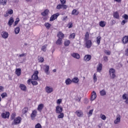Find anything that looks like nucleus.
<instances>
[{"instance_id": "obj_1", "label": "nucleus", "mask_w": 128, "mask_h": 128, "mask_svg": "<svg viewBox=\"0 0 128 128\" xmlns=\"http://www.w3.org/2000/svg\"><path fill=\"white\" fill-rule=\"evenodd\" d=\"M61 4H59L56 6V8L57 10H66L68 6L66 5V0H60Z\"/></svg>"}, {"instance_id": "obj_2", "label": "nucleus", "mask_w": 128, "mask_h": 128, "mask_svg": "<svg viewBox=\"0 0 128 128\" xmlns=\"http://www.w3.org/2000/svg\"><path fill=\"white\" fill-rule=\"evenodd\" d=\"M109 73L111 78H116V70L112 68L109 70Z\"/></svg>"}, {"instance_id": "obj_3", "label": "nucleus", "mask_w": 128, "mask_h": 128, "mask_svg": "<svg viewBox=\"0 0 128 128\" xmlns=\"http://www.w3.org/2000/svg\"><path fill=\"white\" fill-rule=\"evenodd\" d=\"M38 71L36 70L34 72V74L32 76V79L33 80H37L38 79Z\"/></svg>"}, {"instance_id": "obj_4", "label": "nucleus", "mask_w": 128, "mask_h": 128, "mask_svg": "<svg viewBox=\"0 0 128 128\" xmlns=\"http://www.w3.org/2000/svg\"><path fill=\"white\" fill-rule=\"evenodd\" d=\"M2 118H10V112H6L1 114Z\"/></svg>"}, {"instance_id": "obj_5", "label": "nucleus", "mask_w": 128, "mask_h": 128, "mask_svg": "<svg viewBox=\"0 0 128 128\" xmlns=\"http://www.w3.org/2000/svg\"><path fill=\"white\" fill-rule=\"evenodd\" d=\"M60 16V13H56V14H54L50 18V22H53L55 20L58 18V16Z\"/></svg>"}, {"instance_id": "obj_6", "label": "nucleus", "mask_w": 128, "mask_h": 128, "mask_svg": "<svg viewBox=\"0 0 128 128\" xmlns=\"http://www.w3.org/2000/svg\"><path fill=\"white\" fill-rule=\"evenodd\" d=\"M120 118H122V116L120 114L117 115L116 120H114V124H120Z\"/></svg>"}, {"instance_id": "obj_7", "label": "nucleus", "mask_w": 128, "mask_h": 128, "mask_svg": "<svg viewBox=\"0 0 128 128\" xmlns=\"http://www.w3.org/2000/svg\"><path fill=\"white\" fill-rule=\"evenodd\" d=\"M45 90L47 94H50L54 92V88L52 87L46 86L45 88Z\"/></svg>"}, {"instance_id": "obj_8", "label": "nucleus", "mask_w": 128, "mask_h": 128, "mask_svg": "<svg viewBox=\"0 0 128 128\" xmlns=\"http://www.w3.org/2000/svg\"><path fill=\"white\" fill-rule=\"evenodd\" d=\"M62 107L60 106H58L56 107V114H60V112H62Z\"/></svg>"}, {"instance_id": "obj_9", "label": "nucleus", "mask_w": 128, "mask_h": 128, "mask_svg": "<svg viewBox=\"0 0 128 128\" xmlns=\"http://www.w3.org/2000/svg\"><path fill=\"white\" fill-rule=\"evenodd\" d=\"M44 66V72L46 73V74H50V66L46 64Z\"/></svg>"}, {"instance_id": "obj_10", "label": "nucleus", "mask_w": 128, "mask_h": 128, "mask_svg": "<svg viewBox=\"0 0 128 128\" xmlns=\"http://www.w3.org/2000/svg\"><path fill=\"white\" fill-rule=\"evenodd\" d=\"M96 98V92L93 91L92 94V96L90 97L91 102L94 100Z\"/></svg>"}, {"instance_id": "obj_11", "label": "nucleus", "mask_w": 128, "mask_h": 128, "mask_svg": "<svg viewBox=\"0 0 128 128\" xmlns=\"http://www.w3.org/2000/svg\"><path fill=\"white\" fill-rule=\"evenodd\" d=\"M20 122H22V118L20 117H18L14 120V124H20Z\"/></svg>"}, {"instance_id": "obj_12", "label": "nucleus", "mask_w": 128, "mask_h": 128, "mask_svg": "<svg viewBox=\"0 0 128 128\" xmlns=\"http://www.w3.org/2000/svg\"><path fill=\"white\" fill-rule=\"evenodd\" d=\"M90 60H92V56L90 55L87 54L84 57V60H85V62H90Z\"/></svg>"}, {"instance_id": "obj_13", "label": "nucleus", "mask_w": 128, "mask_h": 128, "mask_svg": "<svg viewBox=\"0 0 128 128\" xmlns=\"http://www.w3.org/2000/svg\"><path fill=\"white\" fill-rule=\"evenodd\" d=\"M85 42H86V48H90V47L92 46V40H88Z\"/></svg>"}, {"instance_id": "obj_14", "label": "nucleus", "mask_w": 128, "mask_h": 128, "mask_svg": "<svg viewBox=\"0 0 128 128\" xmlns=\"http://www.w3.org/2000/svg\"><path fill=\"white\" fill-rule=\"evenodd\" d=\"M76 116H78V118H80L82 116H84V113H82V112L81 110H76Z\"/></svg>"}, {"instance_id": "obj_15", "label": "nucleus", "mask_w": 128, "mask_h": 128, "mask_svg": "<svg viewBox=\"0 0 128 128\" xmlns=\"http://www.w3.org/2000/svg\"><path fill=\"white\" fill-rule=\"evenodd\" d=\"M102 70V64L99 63L97 66V72H100Z\"/></svg>"}, {"instance_id": "obj_16", "label": "nucleus", "mask_w": 128, "mask_h": 128, "mask_svg": "<svg viewBox=\"0 0 128 128\" xmlns=\"http://www.w3.org/2000/svg\"><path fill=\"white\" fill-rule=\"evenodd\" d=\"M14 18H12V17H10L8 24V26H12V24H14Z\"/></svg>"}, {"instance_id": "obj_17", "label": "nucleus", "mask_w": 128, "mask_h": 128, "mask_svg": "<svg viewBox=\"0 0 128 128\" xmlns=\"http://www.w3.org/2000/svg\"><path fill=\"white\" fill-rule=\"evenodd\" d=\"M58 38H62H62H64V34H62V32H60L58 35H57Z\"/></svg>"}, {"instance_id": "obj_18", "label": "nucleus", "mask_w": 128, "mask_h": 128, "mask_svg": "<svg viewBox=\"0 0 128 128\" xmlns=\"http://www.w3.org/2000/svg\"><path fill=\"white\" fill-rule=\"evenodd\" d=\"M2 36L3 38H8V32H2Z\"/></svg>"}, {"instance_id": "obj_19", "label": "nucleus", "mask_w": 128, "mask_h": 128, "mask_svg": "<svg viewBox=\"0 0 128 128\" xmlns=\"http://www.w3.org/2000/svg\"><path fill=\"white\" fill-rule=\"evenodd\" d=\"M16 74L18 76H20L22 74V70H20V68H16Z\"/></svg>"}, {"instance_id": "obj_20", "label": "nucleus", "mask_w": 128, "mask_h": 128, "mask_svg": "<svg viewBox=\"0 0 128 128\" xmlns=\"http://www.w3.org/2000/svg\"><path fill=\"white\" fill-rule=\"evenodd\" d=\"M122 42L124 44L128 43V36H125L123 38Z\"/></svg>"}, {"instance_id": "obj_21", "label": "nucleus", "mask_w": 128, "mask_h": 128, "mask_svg": "<svg viewBox=\"0 0 128 128\" xmlns=\"http://www.w3.org/2000/svg\"><path fill=\"white\" fill-rule=\"evenodd\" d=\"M62 44V38H58L56 41V44L60 46Z\"/></svg>"}, {"instance_id": "obj_22", "label": "nucleus", "mask_w": 128, "mask_h": 128, "mask_svg": "<svg viewBox=\"0 0 128 128\" xmlns=\"http://www.w3.org/2000/svg\"><path fill=\"white\" fill-rule=\"evenodd\" d=\"M36 112H37L35 110L32 111V112L30 115V116L32 120H34V118H36Z\"/></svg>"}, {"instance_id": "obj_23", "label": "nucleus", "mask_w": 128, "mask_h": 128, "mask_svg": "<svg viewBox=\"0 0 128 128\" xmlns=\"http://www.w3.org/2000/svg\"><path fill=\"white\" fill-rule=\"evenodd\" d=\"M20 88L22 90H24V92H26V86H24V84H20Z\"/></svg>"}, {"instance_id": "obj_24", "label": "nucleus", "mask_w": 128, "mask_h": 128, "mask_svg": "<svg viewBox=\"0 0 128 128\" xmlns=\"http://www.w3.org/2000/svg\"><path fill=\"white\" fill-rule=\"evenodd\" d=\"M72 56H73V58H77V60H78V58H80V54L77 53H74L72 54Z\"/></svg>"}, {"instance_id": "obj_25", "label": "nucleus", "mask_w": 128, "mask_h": 128, "mask_svg": "<svg viewBox=\"0 0 128 128\" xmlns=\"http://www.w3.org/2000/svg\"><path fill=\"white\" fill-rule=\"evenodd\" d=\"M42 108H44V104H41L38 106V110L39 112H42Z\"/></svg>"}, {"instance_id": "obj_26", "label": "nucleus", "mask_w": 128, "mask_h": 128, "mask_svg": "<svg viewBox=\"0 0 128 128\" xmlns=\"http://www.w3.org/2000/svg\"><path fill=\"white\" fill-rule=\"evenodd\" d=\"M114 17L115 18H117V20H118V18H120V15L118 14V12H114Z\"/></svg>"}, {"instance_id": "obj_27", "label": "nucleus", "mask_w": 128, "mask_h": 128, "mask_svg": "<svg viewBox=\"0 0 128 128\" xmlns=\"http://www.w3.org/2000/svg\"><path fill=\"white\" fill-rule=\"evenodd\" d=\"M72 82H74L75 84H78V82H80V80H78V77H75L72 80Z\"/></svg>"}, {"instance_id": "obj_28", "label": "nucleus", "mask_w": 128, "mask_h": 128, "mask_svg": "<svg viewBox=\"0 0 128 128\" xmlns=\"http://www.w3.org/2000/svg\"><path fill=\"white\" fill-rule=\"evenodd\" d=\"M78 14H79L78 12V10H76L74 9L72 11V14L74 16H78Z\"/></svg>"}, {"instance_id": "obj_29", "label": "nucleus", "mask_w": 128, "mask_h": 128, "mask_svg": "<svg viewBox=\"0 0 128 128\" xmlns=\"http://www.w3.org/2000/svg\"><path fill=\"white\" fill-rule=\"evenodd\" d=\"M90 38V34H88V32H86L85 34V38H84L85 41L88 40V38Z\"/></svg>"}, {"instance_id": "obj_30", "label": "nucleus", "mask_w": 128, "mask_h": 128, "mask_svg": "<svg viewBox=\"0 0 128 128\" xmlns=\"http://www.w3.org/2000/svg\"><path fill=\"white\" fill-rule=\"evenodd\" d=\"M44 26L46 28H47V30H50V27L52 26V24L48 22H46V23H45Z\"/></svg>"}, {"instance_id": "obj_31", "label": "nucleus", "mask_w": 128, "mask_h": 128, "mask_svg": "<svg viewBox=\"0 0 128 128\" xmlns=\"http://www.w3.org/2000/svg\"><path fill=\"white\" fill-rule=\"evenodd\" d=\"M70 44V40H66L64 42V44L65 46H68Z\"/></svg>"}, {"instance_id": "obj_32", "label": "nucleus", "mask_w": 128, "mask_h": 128, "mask_svg": "<svg viewBox=\"0 0 128 128\" xmlns=\"http://www.w3.org/2000/svg\"><path fill=\"white\" fill-rule=\"evenodd\" d=\"M42 16H48V10H46L44 12L42 13Z\"/></svg>"}, {"instance_id": "obj_33", "label": "nucleus", "mask_w": 128, "mask_h": 128, "mask_svg": "<svg viewBox=\"0 0 128 128\" xmlns=\"http://www.w3.org/2000/svg\"><path fill=\"white\" fill-rule=\"evenodd\" d=\"M100 94L102 96H106V90H102L100 91Z\"/></svg>"}, {"instance_id": "obj_34", "label": "nucleus", "mask_w": 128, "mask_h": 128, "mask_svg": "<svg viewBox=\"0 0 128 128\" xmlns=\"http://www.w3.org/2000/svg\"><path fill=\"white\" fill-rule=\"evenodd\" d=\"M100 26L102 28H104L106 26V22L101 21L100 22Z\"/></svg>"}, {"instance_id": "obj_35", "label": "nucleus", "mask_w": 128, "mask_h": 128, "mask_svg": "<svg viewBox=\"0 0 128 128\" xmlns=\"http://www.w3.org/2000/svg\"><path fill=\"white\" fill-rule=\"evenodd\" d=\"M72 81L70 80V78H68L66 80V84H67L68 86V84H72Z\"/></svg>"}, {"instance_id": "obj_36", "label": "nucleus", "mask_w": 128, "mask_h": 128, "mask_svg": "<svg viewBox=\"0 0 128 128\" xmlns=\"http://www.w3.org/2000/svg\"><path fill=\"white\" fill-rule=\"evenodd\" d=\"M20 28L19 27L16 28L14 29L15 34H18L20 33Z\"/></svg>"}, {"instance_id": "obj_37", "label": "nucleus", "mask_w": 128, "mask_h": 128, "mask_svg": "<svg viewBox=\"0 0 128 128\" xmlns=\"http://www.w3.org/2000/svg\"><path fill=\"white\" fill-rule=\"evenodd\" d=\"M100 40H102V37H100V36L96 38V42L98 44H100Z\"/></svg>"}, {"instance_id": "obj_38", "label": "nucleus", "mask_w": 128, "mask_h": 128, "mask_svg": "<svg viewBox=\"0 0 128 128\" xmlns=\"http://www.w3.org/2000/svg\"><path fill=\"white\" fill-rule=\"evenodd\" d=\"M28 108H24L22 110V112L23 114H26V112H28Z\"/></svg>"}, {"instance_id": "obj_39", "label": "nucleus", "mask_w": 128, "mask_h": 128, "mask_svg": "<svg viewBox=\"0 0 128 128\" xmlns=\"http://www.w3.org/2000/svg\"><path fill=\"white\" fill-rule=\"evenodd\" d=\"M76 38V33H72L70 34L69 38Z\"/></svg>"}, {"instance_id": "obj_40", "label": "nucleus", "mask_w": 128, "mask_h": 128, "mask_svg": "<svg viewBox=\"0 0 128 128\" xmlns=\"http://www.w3.org/2000/svg\"><path fill=\"white\" fill-rule=\"evenodd\" d=\"M89 102L90 101L88 100V98H85L84 100V104H88Z\"/></svg>"}, {"instance_id": "obj_41", "label": "nucleus", "mask_w": 128, "mask_h": 128, "mask_svg": "<svg viewBox=\"0 0 128 128\" xmlns=\"http://www.w3.org/2000/svg\"><path fill=\"white\" fill-rule=\"evenodd\" d=\"M60 114H59L58 116V118H62L64 116V113H62V112L60 113Z\"/></svg>"}, {"instance_id": "obj_42", "label": "nucleus", "mask_w": 128, "mask_h": 128, "mask_svg": "<svg viewBox=\"0 0 128 128\" xmlns=\"http://www.w3.org/2000/svg\"><path fill=\"white\" fill-rule=\"evenodd\" d=\"M8 12L9 14H14V10L12 9H10L8 10Z\"/></svg>"}, {"instance_id": "obj_43", "label": "nucleus", "mask_w": 128, "mask_h": 128, "mask_svg": "<svg viewBox=\"0 0 128 128\" xmlns=\"http://www.w3.org/2000/svg\"><path fill=\"white\" fill-rule=\"evenodd\" d=\"M92 112H94V110L92 109L89 111V112L88 113V116H90L92 114Z\"/></svg>"}, {"instance_id": "obj_44", "label": "nucleus", "mask_w": 128, "mask_h": 128, "mask_svg": "<svg viewBox=\"0 0 128 128\" xmlns=\"http://www.w3.org/2000/svg\"><path fill=\"white\" fill-rule=\"evenodd\" d=\"M42 50L43 52H46V46L44 45V46H42Z\"/></svg>"}, {"instance_id": "obj_45", "label": "nucleus", "mask_w": 128, "mask_h": 128, "mask_svg": "<svg viewBox=\"0 0 128 128\" xmlns=\"http://www.w3.org/2000/svg\"><path fill=\"white\" fill-rule=\"evenodd\" d=\"M126 96H128V94H124L122 95V98L123 100H126L128 98H127Z\"/></svg>"}, {"instance_id": "obj_46", "label": "nucleus", "mask_w": 128, "mask_h": 128, "mask_svg": "<svg viewBox=\"0 0 128 128\" xmlns=\"http://www.w3.org/2000/svg\"><path fill=\"white\" fill-rule=\"evenodd\" d=\"M1 4L3 6H6V0H2L1 2Z\"/></svg>"}, {"instance_id": "obj_47", "label": "nucleus", "mask_w": 128, "mask_h": 128, "mask_svg": "<svg viewBox=\"0 0 128 128\" xmlns=\"http://www.w3.org/2000/svg\"><path fill=\"white\" fill-rule=\"evenodd\" d=\"M122 18H124L126 20H128V16L126 14H124V15H123Z\"/></svg>"}, {"instance_id": "obj_48", "label": "nucleus", "mask_w": 128, "mask_h": 128, "mask_svg": "<svg viewBox=\"0 0 128 128\" xmlns=\"http://www.w3.org/2000/svg\"><path fill=\"white\" fill-rule=\"evenodd\" d=\"M44 57H40L39 58V62H44Z\"/></svg>"}, {"instance_id": "obj_49", "label": "nucleus", "mask_w": 128, "mask_h": 128, "mask_svg": "<svg viewBox=\"0 0 128 128\" xmlns=\"http://www.w3.org/2000/svg\"><path fill=\"white\" fill-rule=\"evenodd\" d=\"M94 82H96L98 80V78H96V74H94Z\"/></svg>"}, {"instance_id": "obj_50", "label": "nucleus", "mask_w": 128, "mask_h": 128, "mask_svg": "<svg viewBox=\"0 0 128 128\" xmlns=\"http://www.w3.org/2000/svg\"><path fill=\"white\" fill-rule=\"evenodd\" d=\"M31 83L33 86H37L38 82L36 81H31Z\"/></svg>"}, {"instance_id": "obj_51", "label": "nucleus", "mask_w": 128, "mask_h": 128, "mask_svg": "<svg viewBox=\"0 0 128 128\" xmlns=\"http://www.w3.org/2000/svg\"><path fill=\"white\" fill-rule=\"evenodd\" d=\"M18 22H20V18H17L14 22V26H16V24H18Z\"/></svg>"}, {"instance_id": "obj_52", "label": "nucleus", "mask_w": 128, "mask_h": 128, "mask_svg": "<svg viewBox=\"0 0 128 128\" xmlns=\"http://www.w3.org/2000/svg\"><path fill=\"white\" fill-rule=\"evenodd\" d=\"M80 100H82V97H79L78 96H76V100L79 102H80Z\"/></svg>"}, {"instance_id": "obj_53", "label": "nucleus", "mask_w": 128, "mask_h": 128, "mask_svg": "<svg viewBox=\"0 0 128 128\" xmlns=\"http://www.w3.org/2000/svg\"><path fill=\"white\" fill-rule=\"evenodd\" d=\"M35 128H42V125H40V124L38 123L36 125Z\"/></svg>"}, {"instance_id": "obj_54", "label": "nucleus", "mask_w": 128, "mask_h": 128, "mask_svg": "<svg viewBox=\"0 0 128 128\" xmlns=\"http://www.w3.org/2000/svg\"><path fill=\"white\" fill-rule=\"evenodd\" d=\"M104 52H105V54H106L108 56H110V52L108 50H104Z\"/></svg>"}, {"instance_id": "obj_55", "label": "nucleus", "mask_w": 128, "mask_h": 128, "mask_svg": "<svg viewBox=\"0 0 128 128\" xmlns=\"http://www.w3.org/2000/svg\"><path fill=\"white\" fill-rule=\"evenodd\" d=\"M126 22H128V20H124L121 24H122V26H124V24H126Z\"/></svg>"}, {"instance_id": "obj_56", "label": "nucleus", "mask_w": 128, "mask_h": 128, "mask_svg": "<svg viewBox=\"0 0 128 128\" xmlns=\"http://www.w3.org/2000/svg\"><path fill=\"white\" fill-rule=\"evenodd\" d=\"M101 118L102 119V120H106V116L105 115H102V116H101Z\"/></svg>"}, {"instance_id": "obj_57", "label": "nucleus", "mask_w": 128, "mask_h": 128, "mask_svg": "<svg viewBox=\"0 0 128 128\" xmlns=\"http://www.w3.org/2000/svg\"><path fill=\"white\" fill-rule=\"evenodd\" d=\"M16 118V114H12L11 115V120H14V118Z\"/></svg>"}, {"instance_id": "obj_58", "label": "nucleus", "mask_w": 128, "mask_h": 128, "mask_svg": "<svg viewBox=\"0 0 128 128\" xmlns=\"http://www.w3.org/2000/svg\"><path fill=\"white\" fill-rule=\"evenodd\" d=\"M68 28H72V22H70L68 23Z\"/></svg>"}, {"instance_id": "obj_59", "label": "nucleus", "mask_w": 128, "mask_h": 128, "mask_svg": "<svg viewBox=\"0 0 128 128\" xmlns=\"http://www.w3.org/2000/svg\"><path fill=\"white\" fill-rule=\"evenodd\" d=\"M2 97V98H6V93H3L1 94Z\"/></svg>"}, {"instance_id": "obj_60", "label": "nucleus", "mask_w": 128, "mask_h": 128, "mask_svg": "<svg viewBox=\"0 0 128 128\" xmlns=\"http://www.w3.org/2000/svg\"><path fill=\"white\" fill-rule=\"evenodd\" d=\"M61 103H62V99H58L57 100L58 104H60Z\"/></svg>"}, {"instance_id": "obj_61", "label": "nucleus", "mask_w": 128, "mask_h": 128, "mask_svg": "<svg viewBox=\"0 0 128 128\" xmlns=\"http://www.w3.org/2000/svg\"><path fill=\"white\" fill-rule=\"evenodd\" d=\"M104 62H108V56H105L104 57Z\"/></svg>"}, {"instance_id": "obj_62", "label": "nucleus", "mask_w": 128, "mask_h": 128, "mask_svg": "<svg viewBox=\"0 0 128 128\" xmlns=\"http://www.w3.org/2000/svg\"><path fill=\"white\" fill-rule=\"evenodd\" d=\"M125 56H128V48L125 50Z\"/></svg>"}, {"instance_id": "obj_63", "label": "nucleus", "mask_w": 128, "mask_h": 128, "mask_svg": "<svg viewBox=\"0 0 128 128\" xmlns=\"http://www.w3.org/2000/svg\"><path fill=\"white\" fill-rule=\"evenodd\" d=\"M9 14L8 13V12H6V14L4 15V16L5 18H8V16Z\"/></svg>"}, {"instance_id": "obj_64", "label": "nucleus", "mask_w": 128, "mask_h": 128, "mask_svg": "<svg viewBox=\"0 0 128 128\" xmlns=\"http://www.w3.org/2000/svg\"><path fill=\"white\" fill-rule=\"evenodd\" d=\"M126 100H125V102H126V104H128V98H127Z\"/></svg>"}]
</instances>
